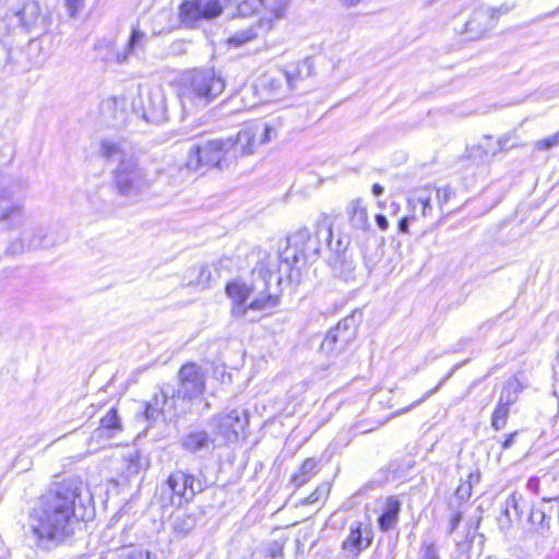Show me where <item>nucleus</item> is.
Instances as JSON below:
<instances>
[{"mask_svg": "<svg viewBox=\"0 0 559 559\" xmlns=\"http://www.w3.org/2000/svg\"><path fill=\"white\" fill-rule=\"evenodd\" d=\"M79 487L69 481L55 484L29 513L27 536L37 547L55 548L71 538L85 521Z\"/></svg>", "mask_w": 559, "mask_h": 559, "instance_id": "1", "label": "nucleus"}, {"mask_svg": "<svg viewBox=\"0 0 559 559\" xmlns=\"http://www.w3.org/2000/svg\"><path fill=\"white\" fill-rule=\"evenodd\" d=\"M257 130H240L236 138L206 140L193 144L186 166L189 170L204 173L210 168L227 169L239 156L250 155L257 146Z\"/></svg>", "mask_w": 559, "mask_h": 559, "instance_id": "2", "label": "nucleus"}, {"mask_svg": "<svg viewBox=\"0 0 559 559\" xmlns=\"http://www.w3.org/2000/svg\"><path fill=\"white\" fill-rule=\"evenodd\" d=\"M332 238V225L322 214L316 222L313 234L304 227L287 237V247L280 253L282 265L290 271L300 262L308 263L316 260L323 241L331 249L334 243Z\"/></svg>", "mask_w": 559, "mask_h": 559, "instance_id": "3", "label": "nucleus"}, {"mask_svg": "<svg viewBox=\"0 0 559 559\" xmlns=\"http://www.w3.org/2000/svg\"><path fill=\"white\" fill-rule=\"evenodd\" d=\"M225 81L211 68H197L182 76L181 99L197 108H205L225 90Z\"/></svg>", "mask_w": 559, "mask_h": 559, "instance_id": "4", "label": "nucleus"}, {"mask_svg": "<svg viewBox=\"0 0 559 559\" xmlns=\"http://www.w3.org/2000/svg\"><path fill=\"white\" fill-rule=\"evenodd\" d=\"M24 190L19 180L0 175V231L11 233L25 226Z\"/></svg>", "mask_w": 559, "mask_h": 559, "instance_id": "5", "label": "nucleus"}, {"mask_svg": "<svg viewBox=\"0 0 559 559\" xmlns=\"http://www.w3.org/2000/svg\"><path fill=\"white\" fill-rule=\"evenodd\" d=\"M64 240L60 228L52 224H35L24 228L19 237L10 241L5 249L7 255H19L26 250L48 249Z\"/></svg>", "mask_w": 559, "mask_h": 559, "instance_id": "6", "label": "nucleus"}, {"mask_svg": "<svg viewBox=\"0 0 559 559\" xmlns=\"http://www.w3.org/2000/svg\"><path fill=\"white\" fill-rule=\"evenodd\" d=\"M178 386H173V395L179 400L186 411L200 397L206 388V373L195 362L182 365L177 373Z\"/></svg>", "mask_w": 559, "mask_h": 559, "instance_id": "7", "label": "nucleus"}, {"mask_svg": "<svg viewBox=\"0 0 559 559\" xmlns=\"http://www.w3.org/2000/svg\"><path fill=\"white\" fill-rule=\"evenodd\" d=\"M112 183L118 194L133 197L151 185L143 168L134 157L122 159L114 170Z\"/></svg>", "mask_w": 559, "mask_h": 559, "instance_id": "8", "label": "nucleus"}, {"mask_svg": "<svg viewBox=\"0 0 559 559\" xmlns=\"http://www.w3.org/2000/svg\"><path fill=\"white\" fill-rule=\"evenodd\" d=\"M362 321V311L355 309L341 320L337 325L331 329L321 343V350L326 355L333 352H340L350 343L355 336L359 324Z\"/></svg>", "mask_w": 559, "mask_h": 559, "instance_id": "9", "label": "nucleus"}, {"mask_svg": "<svg viewBox=\"0 0 559 559\" xmlns=\"http://www.w3.org/2000/svg\"><path fill=\"white\" fill-rule=\"evenodd\" d=\"M210 424L226 443H235L248 426L249 417L246 411L230 409L213 416Z\"/></svg>", "mask_w": 559, "mask_h": 559, "instance_id": "10", "label": "nucleus"}, {"mask_svg": "<svg viewBox=\"0 0 559 559\" xmlns=\"http://www.w3.org/2000/svg\"><path fill=\"white\" fill-rule=\"evenodd\" d=\"M166 486L171 491V504L177 507L192 501L197 493L204 490L201 480L181 469H176L169 474Z\"/></svg>", "mask_w": 559, "mask_h": 559, "instance_id": "11", "label": "nucleus"}, {"mask_svg": "<svg viewBox=\"0 0 559 559\" xmlns=\"http://www.w3.org/2000/svg\"><path fill=\"white\" fill-rule=\"evenodd\" d=\"M186 412L180 401L174 397L173 385L166 383L145 403L144 416L147 421L155 423L163 414L180 416Z\"/></svg>", "mask_w": 559, "mask_h": 559, "instance_id": "12", "label": "nucleus"}, {"mask_svg": "<svg viewBox=\"0 0 559 559\" xmlns=\"http://www.w3.org/2000/svg\"><path fill=\"white\" fill-rule=\"evenodd\" d=\"M233 0H224L225 5ZM221 0H186L180 4L179 17L189 26H194L201 20H212L221 15Z\"/></svg>", "mask_w": 559, "mask_h": 559, "instance_id": "13", "label": "nucleus"}, {"mask_svg": "<svg viewBox=\"0 0 559 559\" xmlns=\"http://www.w3.org/2000/svg\"><path fill=\"white\" fill-rule=\"evenodd\" d=\"M373 542V530L370 521H354L348 528V535L342 543L344 559H358L359 555L369 548Z\"/></svg>", "mask_w": 559, "mask_h": 559, "instance_id": "14", "label": "nucleus"}, {"mask_svg": "<svg viewBox=\"0 0 559 559\" xmlns=\"http://www.w3.org/2000/svg\"><path fill=\"white\" fill-rule=\"evenodd\" d=\"M16 16L24 29L34 37H39L48 32L50 22L47 15L41 12L36 0L26 1L22 9L16 12Z\"/></svg>", "mask_w": 559, "mask_h": 559, "instance_id": "15", "label": "nucleus"}, {"mask_svg": "<svg viewBox=\"0 0 559 559\" xmlns=\"http://www.w3.org/2000/svg\"><path fill=\"white\" fill-rule=\"evenodd\" d=\"M36 64L28 58V51L13 49L0 40V72H26Z\"/></svg>", "mask_w": 559, "mask_h": 559, "instance_id": "16", "label": "nucleus"}, {"mask_svg": "<svg viewBox=\"0 0 559 559\" xmlns=\"http://www.w3.org/2000/svg\"><path fill=\"white\" fill-rule=\"evenodd\" d=\"M349 241L348 236H342L331 246L330 249L332 252L329 259L330 264L334 272L345 281L352 278L355 270V264L352 258L347 255Z\"/></svg>", "mask_w": 559, "mask_h": 559, "instance_id": "17", "label": "nucleus"}, {"mask_svg": "<svg viewBox=\"0 0 559 559\" xmlns=\"http://www.w3.org/2000/svg\"><path fill=\"white\" fill-rule=\"evenodd\" d=\"M253 275H258L261 280V287L257 284V290L251 297V301L248 304V313L250 311L271 310L276 307L280 302V298L269 292V283L272 277V273L267 270H265V272L259 270L258 272L254 271Z\"/></svg>", "mask_w": 559, "mask_h": 559, "instance_id": "18", "label": "nucleus"}, {"mask_svg": "<svg viewBox=\"0 0 559 559\" xmlns=\"http://www.w3.org/2000/svg\"><path fill=\"white\" fill-rule=\"evenodd\" d=\"M226 294L233 300L231 314L235 318L248 317V300L257 290V283L246 285L239 282H231L226 285Z\"/></svg>", "mask_w": 559, "mask_h": 559, "instance_id": "19", "label": "nucleus"}, {"mask_svg": "<svg viewBox=\"0 0 559 559\" xmlns=\"http://www.w3.org/2000/svg\"><path fill=\"white\" fill-rule=\"evenodd\" d=\"M142 116L151 123H160L167 119L165 95L160 90L150 91L142 100Z\"/></svg>", "mask_w": 559, "mask_h": 559, "instance_id": "20", "label": "nucleus"}, {"mask_svg": "<svg viewBox=\"0 0 559 559\" xmlns=\"http://www.w3.org/2000/svg\"><path fill=\"white\" fill-rule=\"evenodd\" d=\"M492 12L485 8L473 11L469 20L464 24V33L468 40L481 38L492 26Z\"/></svg>", "mask_w": 559, "mask_h": 559, "instance_id": "21", "label": "nucleus"}, {"mask_svg": "<svg viewBox=\"0 0 559 559\" xmlns=\"http://www.w3.org/2000/svg\"><path fill=\"white\" fill-rule=\"evenodd\" d=\"M435 192V187L432 186H423L409 191L407 197V207L412 213L416 214V209H420L421 217H429L432 213V194Z\"/></svg>", "mask_w": 559, "mask_h": 559, "instance_id": "22", "label": "nucleus"}, {"mask_svg": "<svg viewBox=\"0 0 559 559\" xmlns=\"http://www.w3.org/2000/svg\"><path fill=\"white\" fill-rule=\"evenodd\" d=\"M260 85L263 90H267L273 96L294 91L289 84L288 74L285 69H277L264 74L260 79Z\"/></svg>", "mask_w": 559, "mask_h": 559, "instance_id": "23", "label": "nucleus"}, {"mask_svg": "<svg viewBox=\"0 0 559 559\" xmlns=\"http://www.w3.org/2000/svg\"><path fill=\"white\" fill-rule=\"evenodd\" d=\"M99 156L108 162H118L134 157L126 150V141L120 139H103L99 142Z\"/></svg>", "mask_w": 559, "mask_h": 559, "instance_id": "24", "label": "nucleus"}, {"mask_svg": "<svg viewBox=\"0 0 559 559\" xmlns=\"http://www.w3.org/2000/svg\"><path fill=\"white\" fill-rule=\"evenodd\" d=\"M122 431L121 419L118 415L117 408L111 407L107 414L102 417L100 425L92 433V439H111Z\"/></svg>", "mask_w": 559, "mask_h": 559, "instance_id": "25", "label": "nucleus"}, {"mask_svg": "<svg viewBox=\"0 0 559 559\" xmlns=\"http://www.w3.org/2000/svg\"><path fill=\"white\" fill-rule=\"evenodd\" d=\"M350 227L356 233H367L370 229L368 213L360 199L352 200L346 207Z\"/></svg>", "mask_w": 559, "mask_h": 559, "instance_id": "26", "label": "nucleus"}, {"mask_svg": "<svg viewBox=\"0 0 559 559\" xmlns=\"http://www.w3.org/2000/svg\"><path fill=\"white\" fill-rule=\"evenodd\" d=\"M401 512V501L397 497L391 496L385 500L382 513L378 518V525L381 532H389L393 530L397 522Z\"/></svg>", "mask_w": 559, "mask_h": 559, "instance_id": "27", "label": "nucleus"}, {"mask_svg": "<svg viewBox=\"0 0 559 559\" xmlns=\"http://www.w3.org/2000/svg\"><path fill=\"white\" fill-rule=\"evenodd\" d=\"M214 442L204 429L193 430L183 436L180 440V445L183 450L197 453L202 450H206Z\"/></svg>", "mask_w": 559, "mask_h": 559, "instance_id": "28", "label": "nucleus"}, {"mask_svg": "<svg viewBox=\"0 0 559 559\" xmlns=\"http://www.w3.org/2000/svg\"><path fill=\"white\" fill-rule=\"evenodd\" d=\"M96 58L105 63H126V53L116 49L112 40L102 38L94 45Z\"/></svg>", "mask_w": 559, "mask_h": 559, "instance_id": "29", "label": "nucleus"}, {"mask_svg": "<svg viewBox=\"0 0 559 559\" xmlns=\"http://www.w3.org/2000/svg\"><path fill=\"white\" fill-rule=\"evenodd\" d=\"M271 28V22L267 21L265 24V20H260L258 24L251 25L245 29L238 31L235 34H233L227 43L229 46L233 47H240L248 41L254 39L259 35V31H265Z\"/></svg>", "mask_w": 559, "mask_h": 559, "instance_id": "30", "label": "nucleus"}, {"mask_svg": "<svg viewBox=\"0 0 559 559\" xmlns=\"http://www.w3.org/2000/svg\"><path fill=\"white\" fill-rule=\"evenodd\" d=\"M319 461L314 457H308L304 461V463L300 465L299 469L294 473L290 477V483L296 487L299 488L307 484L317 473L319 472L318 468Z\"/></svg>", "mask_w": 559, "mask_h": 559, "instance_id": "31", "label": "nucleus"}, {"mask_svg": "<svg viewBox=\"0 0 559 559\" xmlns=\"http://www.w3.org/2000/svg\"><path fill=\"white\" fill-rule=\"evenodd\" d=\"M147 41L148 37L145 32L138 27H132L128 43L122 50V53H126V63L129 61L130 56L143 52L146 48Z\"/></svg>", "mask_w": 559, "mask_h": 559, "instance_id": "32", "label": "nucleus"}, {"mask_svg": "<svg viewBox=\"0 0 559 559\" xmlns=\"http://www.w3.org/2000/svg\"><path fill=\"white\" fill-rule=\"evenodd\" d=\"M286 73L288 74L289 84L292 88L298 90L299 83L311 76L313 72V61L310 58H307L296 64L293 69H285Z\"/></svg>", "mask_w": 559, "mask_h": 559, "instance_id": "33", "label": "nucleus"}, {"mask_svg": "<svg viewBox=\"0 0 559 559\" xmlns=\"http://www.w3.org/2000/svg\"><path fill=\"white\" fill-rule=\"evenodd\" d=\"M523 389L524 388L518 378L512 377L508 379L503 384L498 403L510 407L518 401L519 394Z\"/></svg>", "mask_w": 559, "mask_h": 559, "instance_id": "34", "label": "nucleus"}, {"mask_svg": "<svg viewBox=\"0 0 559 559\" xmlns=\"http://www.w3.org/2000/svg\"><path fill=\"white\" fill-rule=\"evenodd\" d=\"M145 466H147V461L144 460L139 450H132L123 456L122 469L127 477L138 475Z\"/></svg>", "mask_w": 559, "mask_h": 559, "instance_id": "35", "label": "nucleus"}, {"mask_svg": "<svg viewBox=\"0 0 559 559\" xmlns=\"http://www.w3.org/2000/svg\"><path fill=\"white\" fill-rule=\"evenodd\" d=\"M521 500L522 496L518 495L516 492H512L506 499L503 513L509 520H512V518L521 519L523 513L522 509L520 508Z\"/></svg>", "mask_w": 559, "mask_h": 559, "instance_id": "36", "label": "nucleus"}, {"mask_svg": "<svg viewBox=\"0 0 559 559\" xmlns=\"http://www.w3.org/2000/svg\"><path fill=\"white\" fill-rule=\"evenodd\" d=\"M267 0H233L231 3H237L238 15L249 16L260 10L261 7L265 5ZM230 2L227 3V5Z\"/></svg>", "mask_w": 559, "mask_h": 559, "instance_id": "37", "label": "nucleus"}, {"mask_svg": "<svg viewBox=\"0 0 559 559\" xmlns=\"http://www.w3.org/2000/svg\"><path fill=\"white\" fill-rule=\"evenodd\" d=\"M509 413V406H504L498 403L491 415V427L497 431L503 429L507 425Z\"/></svg>", "mask_w": 559, "mask_h": 559, "instance_id": "38", "label": "nucleus"}, {"mask_svg": "<svg viewBox=\"0 0 559 559\" xmlns=\"http://www.w3.org/2000/svg\"><path fill=\"white\" fill-rule=\"evenodd\" d=\"M528 521L537 531L540 532L548 530L550 526V516L540 509H532Z\"/></svg>", "mask_w": 559, "mask_h": 559, "instance_id": "39", "label": "nucleus"}, {"mask_svg": "<svg viewBox=\"0 0 559 559\" xmlns=\"http://www.w3.org/2000/svg\"><path fill=\"white\" fill-rule=\"evenodd\" d=\"M552 480H555V477L551 474H544L542 477L533 476L528 478L526 487L533 493L542 495L543 487L549 485Z\"/></svg>", "mask_w": 559, "mask_h": 559, "instance_id": "40", "label": "nucleus"}, {"mask_svg": "<svg viewBox=\"0 0 559 559\" xmlns=\"http://www.w3.org/2000/svg\"><path fill=\"white\" fill-rule=\"evenodd\" d=\"M464 364H465V361L454 365L452 367V369L449 371V373L443 377V379L439 382V384L437 386H435L433 389L429 390L423 397H420L419 400L415 401L411 406H408L407 408L403 409L401 413L406 412V411H408V409H411V408L421 404L423 402H425L429 396L435 394L453 376V373L461 366H463Z\"/></svg>", "mask_w": 559, "mask_h": 559, "instance_id": "41", "label": "nucleus"}, {"mask_svg": "<svg viewBox=\"0 0 559 559\" xmlns=\"http://www.w3.org/2000/svg\"><path fill=\"white\" fill-rule=\"evenodd\" d=\"M330 491V486L326 484H322L316 488L313 492H311L308 497L302 500V504L309 506L320 501L322 498L326 497Z\"/></svg>", "mask_w": 559, "mask_h": 559, "instance_id": "42", "label": "nucleus"}, {"mask_svg": "<svg viewBox=\"0 0 559 559\" xmlns=\"http://www.w3.org/2000/svg\"><path fill=\"white\" fill-rule=\"evenodd\" d=\"M420 559H440L435 542L424 540L421 543Z\"/></svg>", "mask_w": 559, "mask_h": 559, "instance_id": "43", "label": "nucleus"}, {"mask_svg": "<svg viewBox=\"0 0 559 559\" xmlns=\"http://www.w3.org/2000/svg\"><path fill=\"white\" fill-rule=\"evenodd\" d=\"M559 145V132L546 139L539 140L535 143V148L538 151H547Z\"/></svg>", "mask_w": 559, "mask_h": 559, "instance_id": "44", "label": "nucleus"}, {"mask_svg": "<svg viewBox=\"0 0 559 559\" xmlns=\"http://www.w3.org/2000/svg\"><path fill=\"white\" fill-rule=\"evenodd\" d=\"M193 520L191 516H177L174 522V530L180 533H187L192 528Z\"/></svg>", "mask_w": 559, "mask_h": 559, "instance_id": "45", "label": "nucleus"}, {"mask_svg": "<svg viewBox=\"0 0 559 559\" xmlns=\"http://www.w3.org/2000/svg\"><path fill=\"white\" fill-rule=\"evenodd\" d=\"M510 138L503 135L499 138L493 147H487L484 150L486 156H495L498 152L504 151L508 147Z\"/></svg>", "mask_w": 559, "mask_h": 559, "instance_id": "46", "label": "nucleus"}, {"mask_svg": "<svg viewBox=\"0 0 559 559\" xmlns=\"http://www.w3.org/2000/svg\"><path fill=\"white\" fill-rule=\"evenodd\" d=\"M515 8V3H503L498 8H486L487 11H491L492 14V23L498 20L500 15H506L511 12Z\"/></svg>", "mask_w": 559, "mask_h": 559, "instance_id": "47", "label": "nucleus"}, {"mask_svg": "<svg viewBox=\"0 0 559 559\" xmlns=\"http://www.w3.org/2000/svg\"><path fill=\"white\" fill-rule=\"evenodd\" d=\"M433 193H436L438 202H439L440 206H442L443 204L448 203V201L452 198V195L454 194V191L452 190V188L450 186H447L441 189L435 188Z\"/></svg>", "mask_w": 559, "mask_h": 559, "instance_id": "48", "label": "nucleus"}, {"mask_svg": "<svg viewBox=\"0 0 559 559\" xmlns=\"http://www.w3.org/2000/svg\"><path fill=\"white\" fill-rule=\"evenodd\" d=\"M472 496V488L471 485H467L465 481L462 483L457 489L455 490V497L460 501H467Z\"/></svg>", "mask_w": 559, "mask_h": 559, "instance_id": "49", "label": "nucleus"}, {"mask_svg": "<svg viewBox=\"0 0 559 559\" xmlns=\"http://www.w3.org/2000/svg\"><path fill=\"white\" fill-rule=\"evenodd\" d=\"M275 136H276L275 129L272 126L265 123L264 128H263V134L261 136L260 143H267V142H270L272 140V138H275Z\"/></svg>", "mask_w": 559, "mask_h": 559, "instance_id": "50", "label": "nucleus"}, {"mask_svg": "<svg viewBox=\"0 0 559 559\" xmlns=\"http://www.w3.org/2000/svg\"><path fill=\"white\" fill-rule=\"evenodd\" d=\"M415 218H416V214L415 213H412L411 215L402 217L399 221V226H397L399 227V231L403 233V234H407L408 233L409 222L415 219Z\"/></svg>", "mask_w": 559, "mask_h": 559, "instance_id": "51", "label": "nucleus"}, {"mask_svg": "<svg viewBox=\"0 0 559 559\" xmlns=\"http://www.w3.org/2000/svg\"><path fill=\"white\" fill-rule=\"evenodd\" d=\"M128 559H151V552L143 549H132L128 554Z\"/></svg>", "mask_w": 559, "mask_h": 559, "instance_id": "52", "label": "nucleus"}, {"mask_svg": "<svg viewBox=\"0 0 559 559\" xmlns=\"http://www.w3.org/2000/svg\"><path fill=\"white\" fill-rule=\"evenodd\" d=\"M479 481H480V472L479 471L471 472L467 476V479L465 480V483L467 485H471L472 489H473V486L478 484Z\"/></svg>", "mask_w": 559, "mask_h": 559, "instance_id": "53", "label": "nucleus"}, {"mask_svg": "<svg viewBox=\"0 0 559 559\" xmlns=\"http://www.w3.org/2000/svg\"><path fill=\"white\" fill-rule=\"evenodd\" d=\"M376 224L381 230H386L389 228V221L383 214H377L376 217Z\"/></svg>", "mask_w": 559, "mask_h": 559, "instance_id": "54", "label": "nucleus"}, {"mask_svg": "<svg viewBox=\"0 0 559 559\" xmlns=\"http://www.w3.org/2000/svg\"><path fill=\"white\" fill-rule=\"evenodd\" d=\"M516 436H518L516 431L507 435L504 440L501 443L502 449L503 450L510 449L513 445Z\"/></svg>", "mask_w": 559, "mask_h": 559, "instance_id": "55", "label": "nucleus"}, {"mask_svg": "<svg viewBox=\"0 0 559 559\" xmlns=\"http://www.w3.org/2000/svg\"><path fill=\"white\" fill-rule=\"evenodd\" d=\"M461 521H462V513L461 512L454 513L450 520L449 532L453 533L456 530V527L459 526V524L461 523Z\"/></svg>", "mask_w": 559, "mask_h": 559, "instance_id": "56", "label": "nucleus"}, {"mask_svg": "<svg viewBox=\"0 0 559 559\" xmlns=\"http://www.w3.org/2000/svg\"><path fill=\"white\" fill-rule=\"evenodd\" d=\"M84 0H67V5L70 10V15L73 16L79 7L83 3Z\"/></svg>", "mask_w": 559, "mask_h": 559, "instance_id": "57", "label": "nucleus"}, {"mask_svg": "<svg viewBox=\"0 0 559 559\" xmlns=\"http://www.w3.org/2000/svg\"><path fill=\"white\" fill-rule=\"evenodd\" d=\"M202 278H205V282L207 283L211 278V271L207 266H203L201 270H200V281H202Z\"/></svg>", "mask_w": 559, "mask_h": 559, "instance_id": "58", "label": "nucleus"}, {"mask_svg": "<svg viewBox=\"0 0 559 559\" xmlns=\"http://www.w3.org/2000/svg\"><path fill=\"white\" fill-rule=\"evenodd\" d=\"M371 190H372L373 195H376V197H380L384 192V188L379 183H374L372 186Z\"/></svg>", "mask_w": 559, "mask_h": 559, "instance_id": "59", "label": "nucleus"}, {"mask_svg": "<svg viewBox=\"0 0 559 559\" xmlns=\"http://www.w3.org/2000/svg\"><path fill=\"white\" fill-rule=\"evenodd\" d=\"M341 3L347 8L357 5L361 0H340Z\"/></svg>", "mask_w": 559, "mask_h": 559, "instance_id": "60", "label": "nucleus"}, {"mask_svg": "<svg viewBox=\"0 0 559 559\" xmlns=\"http://www.w3.org/2000/svg\"><path fill=\"white\" fill-rule=\"evenodd\" d=\"M542 499H543L544 501L559 500V495H554V496H546V495H543V496H542Z\"/></svg>", "mask_w": 559, "mask_h": 559, "instance_id": "61", "label": "nucleus"}, {"mask_svg": "<svg viewBox=\"0 0 559 559\" xmlns=\"http://www.w3.org/2000/svg\"><path fill=\"white\" fill-rule=\"evenodd\" d=\"M35 48V39H32L28 45V51Z\"/></svg>", "mask_w": 559, "mask_h": 559, "instance_id": "62", "label": "nucleus"}, {"mask_svg": "<svg viewBox=\"0 0 559 559\" xmlns=\"http://www.w3.org/2000/svg\"><path fill=\"white\" fill-rule=\"evenodd\" d=\"M557 13V11L549 12L545 15V17H551Z\"/></svg>", "mask_w": 559, "mask_h": 559, "instance_id": "63", "label": "nucleus"}, {"mask_svg": "<svg viewBox=\"0 0 559 559\" xmlns=\"http://www.w3.org/2000/svg\"><path fill=\"white\" fill-rule=\"evenodd\" d=\"M248 320H249V321H251V322H255V321H258V320H259V318H257V317H251V318H248Z\"/></svg>", "mask_w": 559, "mask_h": 559, "instance_id": "64", "label": "nucleus"}]
</instances>
